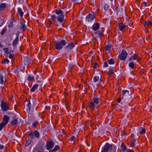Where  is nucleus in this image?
<instances>
[{
	"label": "nucleus",
	"mask_w": 152,
	"mask_h": 152,
	"mask_svg": "<svg viewBox=\"0 0 152 152\" xmlns=\"http://www.w3.org/2000/svg\"><path fill=\"white\" fill-rule=\"evenodd\" d=\"M18 14L19 15V16L21 17H22L23 16V15L24 14V13L22 11V9H21L20 7H18Z\"/></svg>",
	"instance_id": "nucleus-23"
},
{
	"label": "nucleus",
	"mask_w": 152,
	"mask_h": 152,
	"mask_svg": "<svg viewBox=\"0 0 152 152\" xmlns=\"http://www.w3.org/2000/svg\"><path fill=\"white\" fill-rule=\"evenodd\" d=\"M112 47V45L110 44L105 45V48L106 50L107 51H110L111 49V48Z\"/></svg>",
	"instance_id": "nucleus-28"
},
{
	"label": "nucleus",
	"mask_w": 152,
	"mask_h": 152,
	"mask_svg": "<svg viewBox=\"0 0 152 152\" xmlns=\"http://www.w3.org/2000/svg\"><path fill=\"white\" fill-rule=\"evenodd\" d=\"M60 147L58 145H56L55 146L54 148L52 149L49 151V152H55L57 151L59 149Z\"/></svg>",
	"instance_id": "nucleus-25"
},
{
	"label": "nucleus",
	"mask_w": 152,
	"mask_h": 152,
	"mask_svg": "<svg viewBox=\"0 0 152 152\" xmlns=\"http://www.w3.org/2000/svg\"><path fill=\"white\" fill-rule=\"evenodd\" d=\"M136 141V140L135 139H133V140H131V141H134V143Z\"/></svg>",
	"instance_id": "nucleus-59"
},
{
	"label": "nucleus",
	"mask_w": 152,
	"mask_h": 152,
	"mask_svg": "<svg viewBox=\"0 0 152 152\" xmlns=\"http://www.w3.org/2000/svg\"><path fill=\"white\" fill-rule=\"evenodd\" d=\"M9 58L10 59H14V54L13 53L10 54L9 56Z\"/></svg>",
	"instance_id": "nucleus-45"
},
{
	"label": "nucleus",
	"mask_w": 152,
	"mask_h": 152,
	"mask_svg": "<svg viewBox=\"0 0 152 152\" xmlns=\"http://www.w3.org/2000/svg\"><path fill=\"white\" fill-rule=\"evenodd\" d=\"M100 26L99 23H95L91 27L92 29L94 31H96L99 29Z\"/></svg>",
	"instance_id": "nucleus-14"
},
{
	"label": "nucleus",
	"mask_w": 152,
	"mask_h": 152,
	"mask_svg": "<svg viewBox=\"0 0 152 152\" xmlns=\"http://www.w3.org/2000/svg\"><path fill=\"white\" fill-rule=\"evenodd\" d=\"M130 146L132 147H134L135 145V144L134 141H131L130 142Z\"/></svg>",
	"instance_id": "nucleus-51"
},
{
	"label": "nucleus",
	"mask_w": 152,
	"mask_h": 152,
	"mask_svg": "<svg viewBox=\"0 0 152 152\" xmlns=\"http://www.w3.org/2000/svg\"><path fill=\"white\" fill-rule=\"evenodd\" d=\"M109 71L107 73V75L110 76L114 74V72L115 71V67H110L109 68Z\"/></svg>",
	"instance_id": "nucleus-15"
},
{
	"label": "nucleus",
	"mask_w": 152,
	"mask_h": 152,
	"mask_svg": "<svg viewBox=\"0 0 152 152\" xmlns=\"http://www.w3.org/2000/svg\"><path fill=\"white\" fill-rule=\"evenodd\" d=\"M18 34H16V37L15 39L13 40L12 42V45L14 47H15L18 44L19 41Z\"/></svg>",
	"instance_id": "nucleus-16"
},
{
	"label": "nucleus",
	"mask_w": 152,
	"mask_h": 152,
	"mask_svg": "<svg viewBox=\"0 0 152 152\" xmlns=\"http://www.w3.org/2000/svg\"><path fill=\"white\" fill-rule=\"evenodd\" d=\"M104 9L105 11H107L109 9V6L106 4H104Z\"/></svg>",
	"instance_id": "nucleus-38"
},
{
	"label": "nucleus",
	"mask_w": 152,
	"mask_h": 152,
	"mask_svg": "<svg viewBox=\"0 0 152 152\" xmlns=\"http://www.w3.org/2000/svg\"><path fill=\"white\" fill-rule=\"evenodd\" d=\"M79 152H80V151H79Z\"/></svg>",
	"instance_id": "nucleus-61"
},
{
	"label": "nucleus",
	"mask_w": 152,
	"mask_h": 152,
	"mask_svg": "<svg viewBox=\"0 0 152 152\" xmlns=\"http://www.w3.org/2000/svg\"><path fill=\"white\" fill-rule=\"evenodd\" d=\"M104 28L102 29L101 30L95 31L92 34V36L96 41L97 40V39L101 40L102 38L104 36Z\"/></svg>",
	"instance_id": "nucleus-4"
},
{
	"label": "nucleus",
	"mask_w": 152,
	"mask_h": 152,
	"mask_svg": "<svg viewBox=\"0 0 152 152\" xmlns=\"http://www.w3.org/2000/svg\"><path fill=\"white\" fill-rule=\"evenodd\" d=\"M62 134L64 133V134H66V132L65 130L64 129H62Z\"/></svg>",
	"instance_id": "nucleus-55"
},
{
	"label": "nucleus",
	"mask_w": 152,
	"mask_h": 152,
	"mask_svg": "<svg viewBox=\"0 0 152 152\" xmlns=\"http://www.w3.org/2000/svg\"><path fill=\"white\" fill-rule=\"evenodd\" d=\"M10 117L7 115H4L2 119L1 123L5 126L8 124L10 120Z\"/></svg>",
	"instance_id": "nucleus-13"
},
{
	"label": "nucleus",
	"mask_w": 152,
	"mask_h": 152,
	"mask_svg": "<svg viewBox=\"0 0 152 152\" xmlns=\"http://www.w3.org/2000/svg\"><path fill=\"white\" fill-rule=\"evenodd\" d=\"M127 56V53L125 50H123L121 53L119 54L118 57L120 60L125 61Z\"/></svg>",
	"instance_id": "nucleus-10"
},
{
	"label": "nucleus",
	"mask_w": 152,
	"mask_h": 152,
	"mask_svg": "<svg viewBox=\"0 0 152 152\" xmlns=\"http://www.w3.org/2000/svg\"><path fill=\"white\" fill-rule=\"evenodd\" d=\"M26 101L27 102L26 105L27 109L29 112L31 107L32 108L34 106V104H35V100L33 99H30L29 100L26 99Z\"/></svg>",
	"instance_id": "nucleus-6"
},
{
	"label": "nucleus",
	"mask_w": 152,
	"mask_h": 152,
	"mask_svg": "<svg viewBox=\"0 0 152 152\" xmlns=\"http://www.w3.org/2000/svg\"><path fill=\"white\" fill-rule=\"evenodd\" d=\"M121 101V98L120 97L118 99L117 102L118 103H120Z\"/></svg>",
	"instance_id": "nucleus-56"
},
{
	"label": "nucleus",
	"mask_w": 152,
	"mask_h": 152,
	"mask_svg": "<svg viewBox=\"0 0 152 152\" xmlns=\"http://www.w3.org/2000/svg\"><path fill=\"white\" fill-rule=\"evenodd\" d=\"M75 137L74 136H72L69 139V140L70 141H72L74 140H75Z\"/></svg>",
	"instance_id": "nucleus-48"
},
{
	"label": "nucleus",
	"mask_w": 152,
	"mask_h": 152,
	"mask_svg": "<svg viewBox=\"0 0 152 152\" xmlns=\"http://www.w3.org/2000/svg\"><path fill=\"white\" fill-rule=\"evenodd\" d=\"M38 123V121H35L32 125V127L35 129L36 128Z\"/></svg>",
	"instance_id": "nucleus-33"
},
{
	"label": "nucleus",
	"mask_w": 152,
	"mask_h": 152,
	"mask_svg": "<svg viewBox=\"0 0 152 152\" xmlns=\"http://www.w3.org/2000/svg\"><path fill=\"white\" fill-rule=\"evenodd\" d=\"M112 148H114L116 150V147L115 145L106 143L102 148L101 152H108L111 150Z\"/></svg>",
	"instance_id": "nucleus-5"
},
{
	"label": "nucleus",
	"mask_w": 152,
	"mask_h": 152,
	"mask_svg": "<svg viewBox=\"0 0 152 152\" xmlns=\"http://www.w3.org/2000/svg\"><path fill=\"white\" fill-rule=\"evenodd\" d=\"M4 22V20L3 19L0 20V27L2 26Z\"/></svg>",
	"instance_id": "nucleus-49"
},
{
	"label": "nucleus",
	"mask_w": 152,
	"mask_h": 152,
	"mask_svg": "<svg viewBox=\"0 0 152 152\" xmlns=\"http://www.w3.org/2000/svg\"><path fill=\"white\" fill-rule=\"evenodd\" d=\"M32 141V140L30 139L27 140L26 143V146H28L31 143Z\"/></svg>",
	"instance_id": "nucleus-34"
},
{
	"label": "nucleus",
	"mask_w": 152,
	"mask_h": 152,
	"mask_svg": "<svg viewBox=\"0 0 152 152\" xmlns=\"http://www.w3.org/2000/svg\"><path fill=\"white\" fill-rule=\"evenodd\" d=\"M9 62V60L7 58H5L4 60L2 61V63L4 64H8Z\"/></svg>",
	"instance_id": "nucleus-36"
},
{
	"label": "nucleus",
	"mask_w": 152,
	"mask_h": 152,
	"mask_svg": "<svg viewBox=\"0 0 152 152\" xmlns=\"http://www.w3.org/2000/svg\"><path fill=\"white\" fill-rule=\"evenodd\" d=\"M37 152H43V149L42 147L39 148L37 149Z\"/></svg>",
	"instance_id": "nucleus-40"
},
{
	"label": "nucleus",
	"mask_w": 152,
	"mask_h": 152,
	"mask_svg": "<svg viewBox=\"0 0 152 152\" xmlns=\"http://www.w3.org/2000/svg\"><path fill=\"white\" fill-rule=\"evenodd\" d=\"M121 150L123 152H125L127 149H126V147L124 143H122L120 147Z\"/></svg>",
	"instance_id": "nucleus-22"
},
{
	"label": "nucleus",
	"mask_w": 152,
	"mask_h": 152,
	"mask_svg": "<svg viewBox=\"0 0 152 152\" xmlns=\"http://www.w3.org/2000/svg\"><path fill=\"white\" fill-rule=\"evenodd\" d=\"M141 59L142 58L141 57L139 56L137 54L135 53L131 56L129 60V61H130L132 60H136L138 63L140 64L141 63Z\"/></svg>",
	"instance_id": "nucleus-7"
},
{
	"label": "nucleus",
	"mask_w": 152,
	"mask_h": 152,
	"mask_svg": "<svg viewBox=\"0 0 152 152\" xmlns=\"http://www.w3.org/2000/svg\"><path fill=\"white\" fill-rule=\"evenodd\" d=\"M145 133V129L143 127H141L140 129L139 133L141 134H144Z\"/></svg>",
	"instance_id": "nucleus-27"
},
{
	"label": "nucleus",
	"mask_w": 152,
	"mask_h": 152,
	"mask_svg": "<svg viewBox=\"0 0 152 152\" xmlns=\"http://www.w3.org/2000/svg\"><path fill=\"white\" fill-rule=\"evenodd\" d=\"M93 102H91L88 104V106L91 110H94L96 108V106H99V104L100 101V99L99 97H94L93 98Z\"/></svg>",
	"instance_id": "nucleus-3"
},
{
	"label": "nucleus",
	"mask_w": 152,
	"mask_h": 152,
	"mask_svg": "<svg viewBox=\"0 0 152 152\" xmlns=\"http://www.w3.org/2000/svg\"><path fill=\"white\" fill-rule=\"evenodd\" d=\"M6 29H7L6 28H4L2 30V31L1 33V35H3L5 34L6 31Z\"/></svg>",
	"instance_id": "nucleus-42"
},
{
	"label": "nucleus",
	"mask_w": 152,
	"mask_h": 152,
	"mask_svg": "<svg viewBox=\"0 0 152 152\" xmlns=\"http://www.w3.org/2000/svg\"><path fill=\"white\" fill-rule=\"evenodd\" d=\"M145 25H146L148 26H152V23L150 21L148 22H145Z\"/></svg>",
	"instance_id": "nucleus-41"
},
{
	"label": "nucleus",
	"mask_w": 152,
	"mask_h": 152,
	"mask_svg": "<svg viewBox=\"0 0 152 152\" xmlns=\"http://www.w3.org/2000/svg\"><path fill=\"white\" fill-rule=\"evenodd\" d=\"M93 79L94 82L95 83L99 81V77L98 76H96L94 77Z\"/></svg>",
	"instance_id": "nucleus-35"
},
{
	"label": "nucleus",
	"mask_w": 152,
	"mask_h": 152,
	"mask_svg": "<svg viewBox=\"0 0 152 152\" xmlns=\"http://www.w3.org/2000/svg\"><path fill=\"white\" fill-rule=\"evenodd\" d=\"M56 15H58L56 16L55 15L53 14L51 15L50 19L55 23L56 22V20L59 23H62L66 20L65 18L64 15L63 14L64 11L61 10L56 9L55 12Z\"/></svg>",
	"instance_id": "nucleus-1"
},
{
	"label": "nucleus",
	"mask_w": 152,
	"mask_h": 152,
	"mask_svg": "<svg viewBox=\"0 0 152 152\" xmlns=\"http://www.w3.org/2000/svg\"><path fill=\"white\" fill-rule=\"evenodd\" d=\"M54 143L52 140H48L46 142L45 146L46 149L48 150L52 149L54 147Z\"/></svg>",
	"instance_id": "nucleus-11"
},
{
	"label": "nucleus",
	"mask_w": 152,
	"mask_h": 152,
	"mask_svg": "<svg viewBox=\"0 0 152 152\" xmlns=\"http://www.w3.org/2000/svg\"><path fill=\"white\" fill-rule=\"evenodd\" d=\"M10 50H9V49H8V51H10Z\"/></svg>",
	"instance_id": "nucleus-60"
},
{
	"label": "nucleus",
	"mask_w": 152,
	"mask_h": 152,
	"mask_svg": "<svg viewBox=\"0 0 152 152\" xmlns=\"http://www.w3.org/2000/svg\"><path fill=\"white\" fill-rule=\"evenodd\" d=\"M126 94H127L128 95H129V91L128 90H123L122 91V94L123 95L122 99H123V97Z\"/></svg>",
	"instance_id": "nucleus-29"
},
{
	"label": "nucleus",
	"mask_w": 152,
	"mask_h": 152,
	"mask_svg": "<svg viewBox=\"0 0 152 152\" xmlns=\"http://www.w3.org/2000/svg\"><path fill=\"white\" fill-rule=\"evenodd\" d=\"M129 66L132 69H133L134 67V64L133 62H131L129 64Z\"/></svg>",
	"instance_id": "nucleus-30"
},
{
	"label": "nucleus",
	"mask_w": 152,
	"mask_h": 152,
	"mask_svg": "<svg viewBox=\"0 0 152 152\" xmlns=\"http://www.w3.org/2000/svg\"><path fill=\"white\" fill-rule=\"evenodd\" d=\"M3 46L2 45L1 42H0V47H3Z\"/></svg>",
	"instance_id": "nucleus-58"
},
{
	"label": "nucleus",
	"mask_w": 152,
	"mask_h": 152,
	"mask_svg": "<svg viewBox=\"0 0 152 152\" xmlns=\"http://www.w3.org/2000/svg\"><path fill=\"white\" fill-rule=\"evenodd\" d=\"M8 49L9 48H4L3 49V50L5 53L8 54L13 52V50L11 49L10 51H8Z\"/></svg>",
	"instance_id": "nucleus-24"
},
{
	"label": "nucleus",
	"mask_w": 152,
	"mask_h": 152,
	"mask_svg": "<svg viewBox=\"0 0 152 152\" xmlns=\"http://www.w3.org/2000/svg\"><path fill=\"white\" fill-rule=\"evenodd\" d=\"M73 65L71 64H69L68 66V68L69 69V70H71L73 68Z\"/></svg>",
	"instance_id": "nucleus-47"
},
{
	"label": "nucleus",
	"mask_w": 152,
	"mask_h": 152,
	"mask_svg": "<svg viewBox=\"0 0 152 152\" xmlns=\"http://www.w3.org/2000/svg\"><path fill=\"white\" fill-rule=\"evenodd\" d=\"M20 24L21 25L20 26V29L22 30L23 31H25L26 28L25 23L22 22H21Z\"/></svg>",
	"instance_id": "nucleus-21"
},
{
	"label": "nucleus",
	"mask_w": 152,
	"mask_h": 152,
	"mask_svg": "<svg viewBox=\"0 0 152 152\" xmlns=\"http://www.w3.org/2000/svg\"><path fill=\"white\" fill-rule=\"evenodd\" d=\"M34 135L37 138L39 137L40 134L38 131L37 130H35L34 132Z\"/></svg>",
	"instance_id": "nucleus-26"
},
{
	"label": "nucleus",
	"mask_w": 152,
	"mask_h": 152,
	"mask_svg": "<svg viewBox=\"0 0 152 152\" xmlns=\"http://www.w3.org/2000/svg\"><path fill=\"white\" fill-rule=\"evenodd\" d=\"M143 4H144V6H145L147 4V3H146V2H143Z\"/></svg>",
	"instance_id": "nucleus-57"
},
{
	"label": "nucleus",
	"mask_w": 152,
	"mask_h": 152,
	"mask_svg": "<svg viewBox=\"0 0 152 152\" xmlns=\"http://www.w3.org/2000/svg\"><path fill=\"white\" fill-rule=\"evenodd\" d=\"M5 126L1 123H0V131Z\"/></svg>",
	"instance_id": "nucleus-50"
},
{
	"label": "nucleus",
	"mask_w": 152,
	"mask_h": 152,
	"mask_svg": "<svg viewBox=\"0 0 152 152\" xmlns=\"http://www.w3.org/2000/svg\"><path fill=\"white\" fill-rule=\"evenodd\" d=\"M39 85L38 84H34L30 90L31 92H34L38 88Z\"/></svg>",
	"instance_id": "nucleus-20"
},
{
	"label": "nucleus",
	"mask_w": 152,
	"mask_h": 152,
	"mask_svg": "<svg viewBox=\"0 0 152 152\" xmlns=\"http://www.w3.org/2000/svg\"><path fill=\"white\" fill-rule=\"evenodd\" d=\"M118 26L119 30L122 31H123L126 27L125 24L123 23H121L119 24Z\"/></svg>",
	"instance_id": "nucleus-17"
},
{
	"label": "nucleus",
	"mask_w": 152,
	"mask_h": 152,
	"mask_svg": "<svg viewBox=\"0 0 152 152\" xmlns=\"http://www.w3.org/2000/svg\"><path fill=\"white\" fill-rule=\"evenodd\" d=\"M4 148V146L2 144H0V151L3 150Z\"/></svg>",
	"instance_id": "nucleus-52"
},
{
	"label": "nucleus",
	"mask_w": 152,
	"mask_h": 152,
	"mask_svg": "<svg viewBox=\"0 0 152 152\" xmlns=\"http://www.w3.org/2000/svg\"><path fill=\"white\" fill-rule=\"evenodd\" d=\"M48 23L50 25V26H51V25L53 24V21L51 20H48Z\"/></svg>",
	"instance_id": "nucleus-53"
},
{
	"label": "nucleus",
	"mask_w": 152,
	"mask_h": 152,
	"mask_svg": "<svg viewBox=\"0 0 152 152\" xmlns=\"http://www.w3.org/2000/svg\"><path fill=\"white\" fill-rule=\"evenodd\" d=\"M126 151V152H134V150H131L129 149H127Z\"/></svg>",
	"instance_id": "nucleus-54"
},
{
	"label": "nucleus",
	"mask_w": 152,
	"mask_h": 152,
	"mask_svg": "<svg viewBox=\"0 0 152 152\" xmlns=\"http://www.w3.org/2000/svg\"><path fill=\"white\" fill-rule=\"evenodd\" d=\"M34 133L31 132L29 134V136L30 137V138L31 139L34 138Z\"/></svg>",
	"instance_id": "nucleus-43"
},
{
	"label": "nucleus",
	"mask_w": 152,
	"mask_h": 152,
	"mask_svg": "<svg viewBox=\"0 0 152 152\" xmlns=\"http://www.w3.org/2000/svg\"><path fill=\"white\" fill-rule=\"evenodd\" d=\"M67 41L65 39H62L59 41L55 42L54 49L55 50H61L64 46L67 44Z\"/></svg>",
	"instance_id": "nucleus-2"
},
{
	"label": "nucleus",
	"mask_w": 152,
	"mask_h": 152,
	"mask_svg": "<svg viewBox=\"0 0 152 152\" xmlns=\"http://www.w3.org/2000/svg\"><path fill=\"white\" fill-rule=\"evenodd\" d=\"M7 4L6 3L0 2V10L3 11L5 10L7 7Z\"/></svg>",
	"instance_id": "nucleus-19"
},
{
	"label": "nucleus",
	"mask_w": 152,
	"mask_h": 152,
	"mask_svg": "<svg viewBox=\"0 0 152 152\" xmlns=\"http://www.w3.org/2000/svg\"><path fill=\"white\" fill-rule=\"evenodd\" d=\"M74 47V44L72 42H70L65 47L64 50L67 52H69Z\"/></svg>",
	"instance_id": "nucleus-12"
},
{
	"label": "nucleus",
	"mask_w": 152,
	"mask_h": 152,
	"mask_svg": "<svg viewBox=\"0 0 152 152\" xmlns=\"http://www.w3.org/2000/svg\"><path fill=\"white\" fill-rule=\"evenodd\" d=\"M9 103L7 102L2 101L1 105V110L4 111L7 110L9 108Z\"/></svg>",
	"instance_id": "nucleus-9"
},
{
	"label": "nucleus",
	"mask_w": 152,
	"mask_h": 152,
	"mask_svg": "<svg viewBox=\"0 0 152 152\" xmlns=\"http://www.w3.org/2000/svg\"><path fill=\"white\" fill-rule=\"evenodd\" d=\"M27 80L29 81L34 80V78L33 76H31L29 75L27 77Z\"/></svg>",
	"instance_id": "nucleus-32"
},
{
	"label": "nucleus",
	"mask_w": 152,
	"mask_h": 152,
	"mask_svg": "<svg viewBox=\"0 0 152 152\" xmlns=\"http://www.w3.org/2000/svg\"><path fill=\"white\" fill-rule=\"evenodd\" d=\"M4 83L3 76L2 75H0V83L3 84Z\"/></svg>",
	"instance_id": "nucleus-37"
},
{
	"label": "nucleus",
	"mask_w": 152,
	"mask_h": 152,
	"mask_svg": "<svg viewBox=\"0 0 152 152\" xmlns=\"http://www.w3.org/2000/svg\"><path fill=\"white\" fill-rule=\"evenodd\" d=\"M108 66V64L107 62L106 61H104L103 64V66L104 67H107Z\"/></svg>",
	"instance_id": "nucleus-46"
},
{
	"label": "nucleus",
	"mask_w": 152,
	"mask_h": 152,
	"mask_svg": "<svg viewBox=\"0 0 152 152\" xmlns=\"http://www.w3.org/2000/svg\"><path fill=\"white\" fill-rule=\"evenodd\" d=\"M140 73L142 75H145L146 74V71L144 69H142L140 71Z\"/></svg>",
	"instance_id": "nucleus-39"
},
{
	"label": "nucleus",
	"mask_w": 152,
	"mask_h": 152,
	"mask_svg": "<svg viewBox=\"0 0 152 152\" xmlns=\"http://www.w3.org/2000/svg\"><path fill=\"white\" fill-rule=\"evenodd\" d=\"M18 122V119L17 118L14 117L10 123L12 126H14L16 125Z\"/></svg>",
	"instance_id": "nucleus-18"
},
{
	"label": "nucleus",
	"mask_w": 152,
	"mask_h": 152,
	"mask_svg": "<svg viewBox=\"0 0 152 152\" xmlns=\"http://www.w3.org/2000/svg\"><path fill=\"white\" fill-rule=\"evenodd\" d=\"M95 13L92 12L89 13L86 17V21L90 22L92 21L96 17Z\"/></svg>",
	"instance_id": "nucleus-8"
},
{
	"label": "nucleus",
	"mask_w": 152,
	"mask_h": 152,
	"mask_svg": "<svg viewBox=\"0 0 152 152\" xmlns=\"http://www.w3.org/2000/svg\"><path fill=\"white\" fill-rule=\"evenodd\" d=\"M97 66H98L97 63L95 62L93 66V67L94 70V69L97 68Z\"/></svg>",
	"instance_id": "nucleus-44"
},
{
	"label": "nucleus",
	"mask_w": 152,
	"mask_h": 152,
	"mask_svg": "<svg viewBox=\"0 0 152 152\" xmlns=\"http://www.w3.org/2000/svg\"><path fill=\"white\" fill-rule=\"evenodd\" d=\"M108 64H114L115 63L114 59L112 58L110 60H109L108 61Z\"/></svg>",
	"instance_id": "nucleus-31"
}]
</instances>
